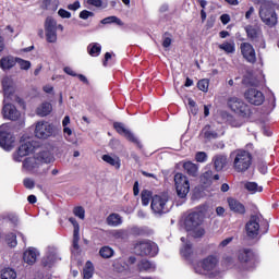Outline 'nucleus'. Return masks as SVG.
Returning <instances> with one entry per match:
<instances>
[{"instance_id":"26","label":"nucleus","mask_w":279,"mask_h":279,"mask_svg":"<svg viewBox=\"0 0 279 279\" xmlns=\"http://www.w3.org/2000/svg\"><path fill=\"white\" fill-rule=\"evenodd\" d=\"M213 162L216 171H223V168L228 165V156L216 155L213 158Z\"/></svg>"},{"instance_id":"21","label":"nucleus","mask_w":279,"mask_h":279,"mask_svg":"<svg viewBox=\"0 0 279 279\" xmlns=\"http://www.w3.org/2000/svg\"><path fill=\"white\" fill-rule=\"evenodd\" d=\"M69 123H71V118L69 116H65L62 121L63 136H64L65 141H68V143L75 144V143H77V140L75 138L73 130H71V128L68 126Z\"/></svg>"},{"instance_id":"59","label":"nucleus","mask_w":279,"mask_h":279,"mask_svg":"<svg viewBox=\"0 0 279 279\" xmlns=\"http://www.w3.org/2000/svg\"><path fill=\"white\" fill-rule=\"evenodd\" d=\"M59 16H61V19H71V12L64 10V9H60L58 11Z\"/></svg>"},{"instance_id":"15","label":"nucleus","mask_w":279,"mask_h":279,"mask_svg":"<svg viewBox=\"0 0 279 279\" xmlns=\"http://www.w3.org/2000/svg\"><path fill=\"white\" fill-rule=\"evenodd\" d=\"M45 32L47 43H56L58 40L57 22L53 17L46 19Z\"/></svg>"},{"instance_id":"58","label":"nucleus","mask_w":279,"mask_h":279,"mask_svg":"<svg viewBox=\"0 0 279 279\" xmlns=\"http://www.w3.org/2000/svg\"><path fill=\"white\" fill-rule=\"evenodd\" d=\"M82 8V4L78 0H76L74 3L68 5V10H72L75 12L76 10H80Z\"/></svg>"},{"instance_id":"6","label":"nucleus","mask_w":279,"mask_h":279,"mask_svg":"<svg viewBox=\"0 0 279 279\" xmlns=\"http://www.w3.org/2000/svg\"><path fill=\"white\" fill-rule=\"evenodd\" d=\"M228 107L232 112H235V114H239L240 117H243L247 119V117L252 116V109L250 108V105L245 104L243 99L231 97L228 99Z\"/></svg>"},{"instance_id":"7","label":"nucleus","mask_w":279,"mask_h":279,"mask_svg":"<svg viewBox=\"0 0 279 279\" xmlns=\"http://www.w3.org/2000/svg\"><path fill=\"white\" fill-rule=\"evenodd\" d=\"M135 252L140 254V256H157L158 255V244L156 242H151L150 240L138 241L135 244Z\"/></svg>"},{"instance_id":"50","label":"nucleus","mask_w":279,"mask_h":279,"mask_svg":"<svg viewBox=\"0 0 279 279\" xmlns=\"http://www.w3.org/2000/svg\"><path fill=\"white\" fill-rule=\"evenodd\" d=\"M208 86H209V83H208V80L206 78H203L197 83L198 90H202L203 93H208Z\"/></svg>"},{"instance_id":"62","label":"nucleus","mask_w":279,"mask_h":279,"mask_svg":"<svg viewBox=\"0 0 279 279\" xmlns=\"http://www.w3.org/2000/svg\"><path fill=\"white\" fill-rule=\"evenodd\" d=\"M258 171L265 175V173H267V163H259Z\"/></svg>"},{"instance_id":"38","label":"nucleus","mask_w":279,"mask_h":279,"mask_svg":"<svg viewBox=\"0 0 279 279\" xmlns=\"http://www.w3.org/2000/svg\"><path fill=\"white\" fill-rule=\"evenodd\" d=\"M244 189H246L251 195L263 193V186L258 185L256 182H246Z\"/></svg>"},{"instance_id":"51","label":"nucleus","mask_w":279,"mask_h":279,"mask_svg":"<svg viewBox=\"0 0 279 279\" xmlns=\"http://www.w3.org/2000/svg\"><path fill=\"white\" fill-rule=\"evenodd\" d=\"M7 242L10 247H16V234L10 233L9 235H7Z\"/></svg>"},{"instance_id":"27","label":"nucleus","mask_w":279,"mask_h":279,"mask_svg":"<svg viewBox=\"0 0 279 279\" xmlns=\"http://www.w3.org/2000/svg\"><path fill=\"white\" fill-rule=\"evenodd\" d=\"M183 169L187 175H191L192 178H197V175H199V166L197 163L186 161L183 163Z\"/></svg>"},{"instance_id":"10","label":"nucleus","mask_w":279,"mask_h":279,"mask_svg":"<svg viewBox=\"0 0 279 279\" xmlns=\"http://www.w3.org/2000/svg\"><path fill=\"white\" fill-rule=\"evenodd\" d=\"M263 221L262 215L251 216L250 220L245 225V230L250 239H256L260 232V222Z\"/></svg>"},{"instance_id":"14","label":"nucleus","mask_w":279,"mask_h":279,"mask_svg":"<svg viewBox=\"0 0 279 279\" xmlns=\"http://www.w3.org/2000/svg\"><path fill=\"white\" fill-rule=\"evenodd\" d=\"M244 98L248 104H252L253 106H263L265 102V95L263 92L256 89V88H250L244 93Z\"/></svg>"},{"instance_id":"11","label":"nucleus","mask_w":279,"mask_h":279,"mask_svg":"<svg viewBox=\"0 0 279 279\" xmlns=\"http://www.w3.org/2000/svg\"><path fill=\"white\" fill-rule=\"evenodd\" d=\"M245 32L252 43H255L259 49H265V39L263 38V31L260 28L250 25L245 27Z\"/></svg>"},{"instance_id":"64","label":"nucleus","mask_w":279,"mask_h":279,"mask_svg":"<svg viewBox=\"0 0 279 279\" xmlns=\"http://www.w3.org/2000/svg\"><path fill=\"white\" fill-rule=\"evenodd\" d=\"M230 243H232V238H227L220 242V247H227Z\"/></svg>"},{"instance_id":"45","label":"nucleus","mask_w":279,"mask_h":279,"mask_svg":"<svg viewBox=\"0 0 279 279\" xmlns=\"http://www.w3.org/2000/svg\"><path fill=\"white\" fill-rule=\"evenodd\" d=\"M141 197L143 206H149V202L154 199V197L151 196V191L149 190L142 191Z\"/></svg>"},{"instance_id":"33","label":"nucleus","mask_w":279,"mask_h":279,"mask_svg":"<svg viewBox=\"0 0 279 279\" xmlns=\"http://www.w3.org/2000/svg\"><path fill=\"white\" fill-rule=\"evenodd\" d=\"M218 48L220 51H225V53L230 56V53H234L236 51V44H234V40L223 41L218 46Z\"/></svg>"},{"instance_id":"61","label":"nucleus","mask_w":279,"mask_h":279,"mask_svg":"<svg viewBox=\"0 0 279 279\" xmlns=\"http://www.w3.org/2000/svg\"><path fill=\"white\" fill-rule=\"evenodd\" d=\"M220 20H221V23H222L223 25H228V23H230V15H228V14H222V15L220 16Z\"/></svg>"},{"instance_id":"55","label":"nucleus","mask_w":279,"mask_h":279,"mask_svg":"<svg viewBox=\"0 0 279 279\" xmlns=\"http://www.w3.org/2000/svg\"><path fill=\"white\" fill-rule=\"evenodd\" d=\"M228 121H229V124L231 128H241L243 125V122H241L232 117H230Z\"/></svg>"},{"instance_id":"32","label":"nucleus","mask_w":279,"mask_h":279,"mask_svg":"<svg viewBox=\"0 0 279 279\" xmlns=\"http://www.w3.org/2000/svg\"><path fill=\"white\" fill-rule=\"evenodd\" d=\"M112 266L114 271H118V274H123V271H128V269H130V265L123 258L116 259Z\"/></svg>"},{"instance_id":"19","label":"nucleus","mask_w":279,"mask_h":279,"mask_svg":"<svg viewBox=\"0 0 279 279\" xmlns=\"http://www.w3.org/2000/svg\"><path fill=\"white\" fill-rule=\"evenodd\" d=\"M33 146L32 143L27 142L22 144L17 151H15L13 154V160L14 162H23V158H25V156H29V153L32 151Z\"/></svg>"},{"instance_id":"5","label":"nucleus","mask_w":279,"mask_h":279,"mask_svg":"<svg viewBox=\"0 0 279 279\" xmlns=\"http://www.w3.org/2000/svg\"><path fill=\"white\" fill-rule=\"evenodd\" d=\"M0 147L5 151H12L14 148V134H12V125L4 123L0 126Z\"/></svg>"},{"instance_id":"53","label":"nucleus","mask_w":279,"mask_h":279,"mask_svg":"<svg viewBox=\"0 0 279 279\" xmlns=\"http://www.w3.org/2000/svg\"><path fill=\"white\" fill-rule=\"evenodd\" d=\"M90 16H95V13L88 10H83L80 13V19H83V21H87V19H90Z\"/></svg>"},{"instance_id":"17","label":"nucleus","mask_w":279,"mask_h":279,"mask_svg":"<svg viewBox=\"0 0 279 279\" xmlns=\"http://www.w3.org/2000/svg\"><path fill=\"white\" fill-rule=\"evenodd\" d=\"M240 51L246 60V62H250V64H255L256 62V50L254 49V46L250 43H242L240 45Z\"/></svg>"},{"instance_id":"54","label":"nucleus","mask_w":279,"mask_h":279,"mask_svg":"<svg viewBox=\"0 0 279 279\" xmlns=\"http://www.w3.org/2000/svg\"><path fill=\"white\" fill-rule=\"evenodd\" d=\"M23 184H24L25 189H28V190H32V189H34V186H36V183L34 182V180H32L29 178L24 179Z\"/></svg>"},{"instance_id":"20","label":"nucleus","mask_w":279,"mask_h":279,"mask_svg":"<svg viewBox=\"0 0 279 279\" xmlns=\"http://www.w3.org/2000/svg\"><path fill=\"white\" fill-rule=\"evenodd\" d=\"M70 223H72L74 231H73V243H72V252H78L80 251V223L77 220L73 217L69 218Z\"/></svg>"},{"instance_id":"35","label":"nucleus","mask_w":279,"mask_h":279,"mask_svg":"<svg viewBox=\"0 0 279 279\" xmlns=\"http://www.w3.org/2000/svg\"><path fill=\"white\" fill-rule=\"evenodd\" d=\"M53 154H51L49 150H44L37 156V161L44 162L45 165H50V162H53Z\"/></svg>"},{"instance_id":"8","label":"nucleus","mask_w":279,"mask_h":279,"mask_svg":"<svg viewBox=\"0 0 279 279\" xmlns=\"http://www.w3.org/2000/svg\"><path fill=\"white\" fill-rule=\"evenodd\" d=\"M174 184L177 189V195L184 199L186 195H189V191H191V183L189 182V178L181 172L174 174Z\"/></svg>"},{"instance_id":"30","label":"nucleus","mask_w":279,"mask_h":279,"mask_svg":"<svg viewBox=\"0 0 279 279\" xmlns=\"http://www.w3.org/2000/svg\"><path fill=\"white\" fill-rule=\"evenodd\" d=\"M40 167V162L35 157H28L23 161V169L26 171H34V169H38Z\"/></svg>"},{"instance_id":"39","label":"nucleus","mask_w":279,"mask_h":279,"mask_svg":"<svg viewBox=\"0 0 279 279\" xmlns=\"http://www.w3.org/2000/svg\"><path fill=\"white\" fill-rule=\"evenodd\" d=\"M94 274H95V266L93 265V262L90 260L86 262L85 267L83 269V278L90 279L93 278Z\"/></svg>"},{"instance_id":"23","label":"nucleus","mask_w":279,"mask_h":279,"mask_svg":"<svg viewBox=\"0 0 279 279\" xmlns=\"http://www.w3.org/2000/svg\"><path fill=\"white\" fill-rule=\"evenodd\" d=\"M39 255H40V253H38V250H36L34 247H29L28 250H26L24 252L23 260L27 265H34V263H36V260L38 259Z\"/></svg>"},{"instance_id":"47","label":"nucleus","mask_w":279,"mask_h":279,"mask_svg":"<svg viewBox=\"0 0 279 279\" xmlns=\"http://www.w3.org/2000/svg\"><path fill=\"white\" fill-rule=\"evenodd\" d=\"M44 10L56 12V10H58V0H44Z\"/></svg>"},{"instance_id":"3","label":"nucleus","mask_w":279,"mask_h":279,"mask_svg":"<svg viewBox=\"0 0 279 279\" xmlns=\"http://www.w3.org/2000/svg\"><path fill=\"white\" fill-rule=\"evenodd\" d=\"M204 221V213L202 211H193L190 215H187L185 219V227L187 232L194 236V239H199L201 236H204L205 231L204 228H202V223Z\"/></svg>"},{"instance_id":"12","label":"nucleus","mask_w":279,"mask_h":279,"mask_svg":"<svg viewBox=\"0 0 279 279\" xmlns=\"http://www.w3.org/2000/svg\"><path fill=\"white\" fill-rule=\"evenodd\" d=\"M238 258L245 269H252L256 265V254L252 250L244 248L239 251Z\"/></svg>"},{"instance_id":"4","label":"nucleus","mask_w":279,"mask_h":279,"mask_svg":"<svg viewBox=\"0 0 279 279\" xmlns=\"http://www.w3.org/2000/svg\"><path fill=\"white\" fill-rule=\"evenodd\" d=\"M259 16L263 23L268 27H276V25H278V15L269 2H263L260 4Z\"/></svg>"},{"instance_id":"57","label":"nucleus","mask_w":279,"mask_h":279,"mask_svg":"<svg viewBox=\"0 0 279 279\" xmlns=\"http://www.w3.org/2000/svg\"><path fill=\"white\" fill-rule=\"evenodd\" d=\"M87 5H93L94 8H101L104 5L102 0H87Z\"/></svg>"},{"instance_id":"1","label":"nucleus","mask_w":279,"mask_h":279,"mask_svg":"<svg viewBox=\"0 0 279 279\" xmlns=\"http://www.w3.org/2000/svg\"><path fill=\"white\" fill-rule=\"evenodd\" d=\"M2 89L4 93V100H3V108H2V114L4 119H8L9 121H19L21 118V112L16 110V107L12 104H8V99L14 95V83L12 82V78L9 76H4L2 78Z\"/></svg>"},{"instance_id":"22","label":"nucleus","mask_w":279,"mask_h":279,"mask_svg":"<svg viewBox=\"0 0 279 279\" xmlns=\"http://www.w3.org/2000/svg\"><path fill=\"white\" fill-rule=\"evenodd\" d=\"M56 260H58V251L54 247H48L47 254L41 260L44 267H52Z\"/></svg>"},{"instance_id":"24","label":"nucleus","mask_w":279,"mask_h":279,"mask_svg":"<svg viewBox=\"0 0 279 279\" xmlns=\"http://www.w3.org/2000/svg\"><path fill=\"white\" fill-rule=\"evenodd\" d=\"M228 204L232 213H236L238 215H245V205L239 202L236 198H228Z\"/></svg>"},{"instance_id":"2","label":"nucleus","mask_w":279,"mask_h":279,"mask_svg":"<svg viewBox=\"0 0 279 279\" xmlns=\"http://www.w3.org/2000/svg\"><path fill=\"white\" fill-rule=\"evenodd\" d=\"M233 160V169L236 173H245L252 167V153L243 149H236L230 155Z\"/></svg>"},{"instance_id":"9","label":"nucleus","mask_w":279,"mask_h":279,"mask_svg":"<svg viewBox=\"0 0 279 279\" xmlns=\"http://www.w3.org/2000/svg\"><path fill=\"white\" fill-rule=\"evenodd\" d=\"M219 260L215 256H208L203 259L199 264L194 267L196 274H201L203 276H207L210 271H214L215 267H217Z\"/></svg>"},{"instance_id":"16","label":"nucleus","mask_w":279,"mask_h":279,"mask_svg":"<svg viewBox=\"0 0 279 279\" xmlns=\"http://www.w3.org/2000/svg\"><path fill=\"white\" fill-rule=\"evenodd\" d=\"M113 128L118 132V134H121L122 136H125V138H128V141L137 145V147L140 149L143 148V144H141L138 138H136V136H134V134L131 133V131L125 128V124H123L121 122H116V123H113Z\"/></svg>"},{"instance_id":"46","label":"nucleus","mask_w":279,"mask_h":279,"mask_svg":"<svg viewBox=\"0 0 279 279\" xmlns=\"http://www.w3.org/2000/svg\"><path fill=\"white\" fill-rule=\"evenodd\" d=\"M130 233L133 234V236H145L147 229L145 227H132Z\"/></svg>"},{"instance_id":"56","label":"nucleus","mask_w":279,"mask_h":279,"mask_svg":"<svg viewBox=\"0 0 279 279\" xmlns=\"http://www.w3.org/2000/svg\"><path fill=\"white\" fill-rule=\"evenodd\" d=\"M187 106L190 107L192 114H197V109L195 108V106H196L195 100H193L192 98H189Z\"/></svg>"},{"instance_id":"28","label":"nucleus","mask_w":279,"mask_h":279,"mask_svg":"<svg viewBox=\"0 0 279 279\" xmlns=\"http://www.w3.org/2000/svg\"><path fill=\"white\" fill-rule=\"evenodd\" d=\"M181 242L184 243L181 247V256L189 260V258H191V255L193 254V245L191 244V242H187L186 238L184 236L181 238Z\"/></svg>"},{"instance_id":"49","label":"nucleus","mask_w":279,"mask_h":279,"mask_svg":"<svg viewBox=\"0 0 279 279\" xmlns=\"http://www.w3.org/2000/svg\"><path fill=\"white\" fill-rule=\"evenodd\" d=\"M73 215H75V217H78V219L84 220L86 217V210H84V207L77 206V207H74Z\"/></svg>"},{"instance_id":"43","label":"nucleus","mask_w":279,"mask_h":279,"mask_svg":"<svg viewBox=\"0 0 279 279\" xmlns=\"http://www.w3.org/2000/svg\"><path fill=\"white\" fill-rule=\"evenodd\" d=\"M87 50H88L89 56H93L94 58H97V56H99V53H101V45L90 44L87 47Z\"/></svg>"},{"instance_id":"44","label":"nucleus","mask_w":279,"mask_h":279,"mask_svg":"<svg viewBox=\"0 0 279 279\" xmlns=\"http://www.w3.org/2000/svg\"><path fill=\"white\" fill-rule=\"evenodd\" d=\"M101 258H112L114 256V250L110 246H102L99 251Z\"/></svg>"},{"instance_id":"40","label":"nucleus","mask_w":279,"mask_h":279,"mask_svg":"<svg viewBox=\"0 0 279 279\" xmlns=\"http://www.w3.org/2000/svg\"><path fill=\"white\" fill-rule=\"evenodd\" d=\"M0 279H16V270L12 268L2 269Z\"/></svg>"},{"instance_id":"34","label":"nucleus","mask_w":279,"mask_h":279,"mask_svg":"<svg viewBox=\"0 0 279 279\" xmlns=\"http://www.w3.org/2000/svg\"><path fill=\"white\" fill-rule=\"evenodd\" d=\"M107 225H109L111 228H118V226H121L123 223V218H121V215L119 214H110L107 219Z\"/></svg>"},{"instance_id":"52","label":"nucleus","mask_w":279,"mask_h":279,"mask_svg":"<svg viewBox=\"0 0 279 279\" xmlns=\"http://www.w3.org/2000/svg\"><path fill=\"white\" fill-rule=\"evenodd\" d=\"M196 162H206L208 160V155L204 151H198L195 155Z\"/></svg>"},{"instance_id":"60","label":"nucleus","mask_w":279,"mask_h":279,"mask_svg":"<svg viewBox=\"0 0 279 279\" xmlns=\"http://www.w3.org/2000/svg\"><path fill=\"white\" fill-rule=\"evenodd\" d=\"M63 71L64 73H66V75H71L72 77H77V73H75V71H73V68L71 66H65Z\"/></svg>"},{"instance_id":"13","label":"nucleus","mask_w":279,"mask_h":279,"mask_svg":"<svg viewBox=\"0 0 279 279\" xmlns=\"http://www.w3.org/2000/svg\"><path fill=\"white\" fill-rule=\"evenodd\" d=\"M168 198L167 196L155 195L150 204V208L155 215H165L169 211L167 207Z\"/></svg>"},{"instance_id":"37","label":"nucleus","mask_w":279,"mask_h":279,"mask_svg":"<svg viewBox=\"0 0 279 279\" xmlns=\"http://www.w3.org/2000/svg\"><path fill=\"white\" fill-rule=\"evenodd\" d=\"M51 110H53V107L50 102H44L37 108V114L38 117H47V114L51 113Z\"/></svg>"},{"instance_id":"41","label":"nucleus","mask_w":279,"mask_h":279,"mask_svg":"<svg viewBox=\"0 0 279 279\" xmlns=\"http://www.w3.org/2000/svg\"><path fill=\"white\" fill-rule=\"evenodd\" d=\"M202 136H204V138H207V141H210L211 138H217L218 134L215 131L210 130V125H206L203 130H202Z\"/></svg>"},{"instance_id":"48","label":"nucleus","mask_w":279,"mask_h":279,"mask_svg":"<svg viewBox=\"0 0 279 279\" xmlns=\"http://www.w3.org/2000/svg\"><path fill=\"white\" fill-rule=\"evenodd\" d=\"M16 63L19 64L20 69H22V71H29V69H32V62L25 59L16 58Z\"/></svg>"},{"instance_id":"36","label":"nucleus","mask_w":279,"mask_h":279,"mask_svg":"<svg viewBox=\"0 0 279 279\" xmlns=\"http://www.w3.org/2000/svg\"><path fill=\"white\" fill-rule=\"evenodd\" d=\"M213 180H219V174H214L213 170H207L201 175L203 184H211Z\"/></svg>"},{"instance_id":"25","label":"nucleus","mask_w":279,"mask_h":279,"mask_svg":"<svg viewBox=\"0 0 279 279\" xmlns=\"http://www.w3.org/2000/svg\"><path fill=\"white\" fill-rule=\"evenodd\" d=\"M15 65L16 58L12 56H7L0 59V69H2V71H10V69H13Z\"/></svg>"},{"instance_id":"42","label":"nucleus","mask_w":279,"mask_h":279,"mask_svg":"<svg viewBox=\"0 0 279 279\" xmlns=\"http://www.w3.org/2000/svg\"><path fill=\"white\" fill-rule=\"evenodd\" d=\"M112 23H116V25H120V26L123 25V21H121V19H119L114 15H111V16H108V17H105L101 20L102 25H110Z\"/></svg>"},{"instance_id":"63","label":"nucleus","mask_w":279,"mask_h":279,"mask_svg":"<svg viewBox=\"0 0 279 279\" xmlns=\"http://www.w3.org/2000/svg\"><path fill=\"white\" fill-rule=\"evenodd\" d=\"M162 47H165L166 49L168 47H171V37H163Z\"/></svg>"},{"instance_id":"31","label":"nucleus","mask_w":279,"mask_h":279,"mask_svg":"<svg viewBox=\"0 0 279 279\" xmlns=\"http://www.w3.org/2000/svg\"><path fill=\"white\" fill-rule=\"evenodd\" d=\"M101 158L104 162H107V165L114 167V169H121V159L118 156L102 155Z\"/></svg>"},{"instance_id":"18","label":"nucleus","mask_w":279,"mask_h":279,"mask_svg":"<svg viewBox=\"0 0 279 279\" xmlns=\"http://www.w3.org/2000/svg\"><path fill=\"white\" fill-rule=\"evenodd\" d=\"M53 134V126L48 122H37L35 126V136L37 138H49Z\"/></svg>"},{"instance_id":"29","label":"nucleus","mask_w":279,"mask_h":279,"mask_svg":"<svg viewBox=\"0 0 279 279\" xmlns=\"http://www.w3.org/2000/svg\"><path fill=\"white\" fill-rule=\"evenodd\" d=\"M137 268L140 271H147L148 274H151L153 271H156V264L147 259H142L138 262Z\"/></svg>"}]
</instances>
